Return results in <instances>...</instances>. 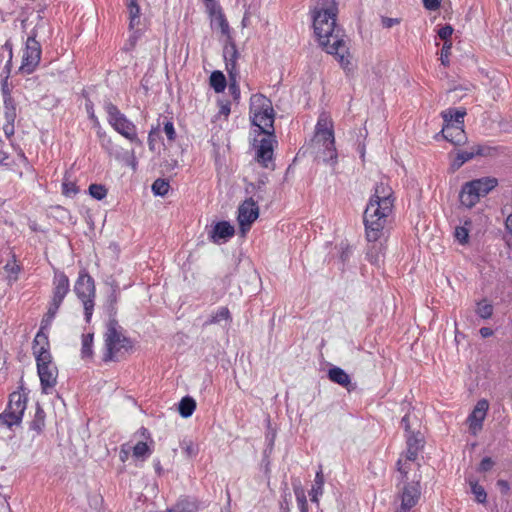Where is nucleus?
<instances>
[{
  "label": "nucleus",
  "instance_id": "obj_1",
  "mask_svg": "<svg viewBox=\"0 0 512 512\" xmlns=\"http://www.w3.org/2000/svg\"><path fill=\"white\" fill-rule=\"evenodd\" d=\"M337 11L336 0H318L313 27L320 45L327 53L335 55L344 69H348L351 64L350 54L340 30L336 28Z\"/></svg>",
  "mask_w": 512,
  "mask_h": 512
},
{
  "label": "nucleus",
  "instance_id": "obj_2",
  "mask_svg": "<svg viewBox=\"0 0 512 512\" xmlns=\"http://www.w3.org/2000/svg\"><path fill=\"white\" fill-rule=\"evenodd\" d=\"M394 207L393 190L390 185L381 180L375 186L372 195L364 212V223L367 230V237L376 240L392 213Z\"/></svg>",
  "mask_w": 512,
  "mask_h": 512
},
{
  "label": "nucleus",
  "instance_id": "obj_3",
  "mask_svg": "<svg viewBox=\"0 0 512 512\" xmlns=\"http://www.w3.org/2000/svg\"><path fill=\"white\" fill-rule=\"evenodd\" d=\"M106 354L105 361L119 360L132 349V341L127 338L122 328L115 320H111L107 325L105 333Z\"/></svg>",
  "mask_w": 512,
  "mask_h": 512
},
{
  "label": "nucleus",
  "instance_id": "obj_4",
  "mask_svg": "<svg viewBox=\"0 0 512 512\" xmlns=\"http://www.w3.org/2000/svg\"><path fill=\"white\" fill-rule=\"evenodd\" d=\"M250 117L253 125L261 133H273L274 110L271 101L262 94H254L250 99Z\"/></svg>",
  "mask_w": 512,
  "mask_h": 512
},
{
  "label": "nucleus",
  "instance_id": "obj_5",
  "mask_svg": "<svg viewBox=\"0 0 512 512\" xmlns=\"http://www.w3.org/2000/svg\"><path fill=\"white\" fill-rule=\"evenodd\" d=\"M313 145L317 149V153L320 154L322 151L324 161L336 160L337 153L332 123L326 116H321L318 120Z\"/></svg>",
  "mask_w": 512,
  "mask_h": 512
},
{
  "label": "nucleus",
  "instance_id": "obj_6",
  "mask_svg": "<svg viewBox=\"0 0 512 512\" xmlns=\"http://www.w3.org/2000/svg\"><path fill=\"white\" fill-rule=\"evenodd\" d=\"M105 110L108 115L109 124L119 134L133 143L142 145V141L137 136L136 126L115 105L108 103L105 106Z\"/></svg>",
  "mask_w": 512,
  "mask_h": 512
},
{
  "label": "nucleus",
  "instance_id": "obj_7",
  "mask_svg": "<svg viewBox=\"0 0 512 512\" xmlns=\"http://www.w3.org/2000/svg\"><path fill=\"white\" fill-rule=\"evenodd\" d=\"M26 401L27 398L23 393L18 391L11 393L6 410L0 414V425L10 428L20 424L26 409Z\"/></svg>",
  "mask_w": 512,
  "mask_h": 512
},
{
  "label": "nucleus",
  "instance_id": "obj_8",
  "mask_svg": "<svg viewBox=\"0 0 512 512\" xmlns=\"http://www.w3.org/2000/svg\"><path fill=\"white\" fill-rule=\"evenodd\" d=\"M74 290L83 303L86 321H90L94 308L93 298L95 296L93 279L87 274H81L75 283Z\"/></svg>",
  "mask_w": 512,
  "mask_h": 512
},
{
  "label": "nucleus",
  "instance_id": "obj_9",
  "mask_svg": "<svg viewBox=\"0 0 512 512\" xmlns=\"http://www.w3.org/2000/svg\"><path fill=\"white\" fill-rule=\"evenodd\" d=\"M69 291L68 277L63 273H58L54 277V292L52 302L46 314V318L42 321V329L50 324L56 315L63 299Z\"/></svg>",
  "mask_w": 512,
  "mask_h": 512
},
{
  "label": "nucleus",
  "instance_id": "obj_10",
  "mask_svg": "<svg viewBox=\"0 0 512 512\" xmlns=\"http://www.w3.org/2000/svg\"><path fill=\"white\" fill-rule=\"evenodd\" d=\"M206 11L210 18L212 30L219 32L221 39L230 41V26L220 5L215 1H210L208 2Z\"/></svg>",
  "mask_w": 512,
  "mask_h": 512
},
{
  "label": "nucleus",
  "instance_id": "obj_11",
  "mask_svg": "<svg viewBox=\"0 0 512 512\" xmlns=\"http://www.w3.org/2000/svg\"><path fill=\"white\" fill-rule=\"evenodd\" d=\"M35 34L29 36L22 57L20 71L26 74L32 73L38 66L41 59V46L35 39Z\"/></svg>",
  "mask_w": 512,
  "mask_h": 512
},
{
  "label": "nucleus",
  "instance_id": "obj_12",
  "mask_svg": "<svg viewBox=\"0 0 512 512\" xmlns=\"http://www.w3.org/2000/svg\"><path fill=\"white\" fill-rule=\"evenodd\" d=\"M457 117L456 125L454 124H444L442 128V135L444 139L451 142L452 144L459 146L463 145L467 141V136L464 131V117L466 112L454 113Z\"/></svg>",
  "mask_w": 512,
  "mask_h": 512
},
{
  "label": "nucleus",
  "instance_id": "obj_13",
  "mask_svg": "<svg viewBox=\"0 0 512 512\" xmlns=\"http://www.w3.org/2000/svg\"><path fill=\"white\" fill-rule=\"evenodd\" d=\"M497 153L498 149L496 147L475 145L471 147L470 150L459 151L451 164V168L455 171L459 169L465 162L471 160L475 156L490 157L496 155Z\"/></svg>",
  "mask_w": 512,
  "mask_h": 512
},
{
  "label": "nucleus",
  "instance_id": "obj_14",
  "mask_svg": "<svg viewBox=\"0 0 512 512\" xmlns=\"http://www.w3.org/2000/svg\"><path fill=\"white\" fill-rule=\"evenodd\" d=\"M259 216V207L256 202L252 199H246L238 208V222L240 226V230L243 234H245L251 224L258 218Z\"/></svg>",
  "mask_w": 512,
  "mask_h": 512
},
{
  "label": "nucleus",
  "instance_id": "obj_15",
  "mask_svg": "<svg viewBox=\"0 0 512 512\" xmlns=\"http://www.w3.org/2000/svg\"><path fill=\"white\" fill-rule=\"evenodd\" d=\"M401 424L404 426L405 431L407 432V445L408 451L405 459H399L398 461V470L401 474L406 475L408 471L411 469V465L416 459V451L414 450V445L416 444V439L414 438L413 432L410 431L409 424V415H405L402 418Z\"/></svg>",
  "mask_w": 512,
  "mask_h": 512
},
{
  "label": "nucleus",
  "instance_id": "obj_16",
  "mask_svg": "<svg viewBox=\"0 0 512 512\" xmlns=\"http://www.w3.org/2000/svg\"><path fill=\"white\" fill-rule=\"evenodd\" d=\"M38 375L41 387L44 393H48V389L53 388L57 383L58 369L52 362V359L37 363Z\"/></svg>",
  "mask_w": 512,
  "mask_h": 512
},
{
  "label": "nucleus",
  "instance_id": "obj_17",
  "mask_svg": "<svg viewBox=\"0 0 512 512\" xmlns=\"http://www.w3.org/2000/svg\"><path fill=\"white\" fill-rule=\"evenodd\" d=\"M489 403L486 399H481L477 402L471 414L468 416L467 422L469 430L473 435H476L483 426V421L487 415Z\"/></svg>",
  "mask_w": 512,
  "mask_h": 512
},
{
  "label": "nucleus",
  "instance_id": "obj_18",
  "mask_svg": "<svg viewBox=\"0 0 512 512\" xmlns=\"http://www.w3.org/2000/svg\"><path fill=\"white\" fill-rule=\"evenodd\" d=\"M273 144V133H269L260 141V144L257 147L256 159L265 168H269V163H272L274 149Z\"/></svg>",
  "mask_w": 512,
  "mask_h": 512
},
{
  "label": "nucleus",
  "instance_id": "obj_19",
  "mask_svg": "<svg viewBox=\"0 0 512 512\" xmlns=\"http://www.w3.org/2000/svg\"><path fill=\"white\" fill-rule=\"evenodd\" d=\"M33 354L36 357L37 363L52 359L49 352L48 337L42 331H39L34 338Z\"/></svg>",
  "mask_w": 512,
  "mask_h": 512
},
{
  "label": "nucleus",
  "instance_id": "obj_20",
  "mask_svg": "<svg viewBox=\"0 0 512 512\" xmlns=\"http://www.w3.org/2000/svg\"><path fill=\"white\" fill-rule=\"evenodd\" d=\"M4 107V118L6 123L3 125V130L7 136H11L15 132L14 123L17 117L15 102L11 96L5 97Z\"/></svg>",
  "mask_w": 512,
  "mask_h": 512
},
{
  "label": "nucleus",
  "instance_id": "obj_21",
  "mask_svg": "<svg viewBox=\"0 0 512 512\" xmlns=\"http://www.w3.org/2000/svg\"><path fill=\"white\" fill-rule=\"evenodd\" d=\"M234 227L227 221H221L214 225L209 233L210 239L214 243H218L220 240H228L234 235Z\"/></svg>",
  "mask_w": 512,
  "mask_h": 512
},
{
  "label": "nucleus",
  "instance_id": "obj_22",
  "mask_svg": "<svg viewBox=\"0 0 512 512\" xmlns=\"http://www.w3.org/2000/svg\"><path fill=\"white\" fill-rule=\"evenodd\" d=\"M225 46L223 49V56L226 61V70L228 74H233L234 72H237L236 69V61L238 59V51L236 48L235 43L231 39L230 41L224 40Z\"/></svg>",
  "mask_w": 512,
  "mask_h": 512
},
{
  "label": "nucleus",
  "instance_id": "obj_23",
  "mask_svg": "<svg viewBox=\"0 0 512 512\" xmlns=\"http://www.w3.org/2000/svg\"><path fill=\"white\" fill-rule=\"evenodd\" d=\"M473 189L472 183L467 182L461 189L459 198L462 205L471 208L473 207L480 199V195H478V191Z\"/></svg>",
  "mask_w": 512,
  "mask_h": 512
},
{
  "label": "nucleus",
  "instance_id": "obj_24",
  "mask_svg": "<svg viewBox=\"0 0 512 512\" xmlns=\"http://www.w3.org/2000/svg\"><path fill=\"white\" fill-rule=\"evenodd\" d=\"M471 183L478 195L484 197L498 185V180L494 177H483L472 180Z\"/></svg>",
  "mask_w": 512,
  "mask_h": 512
},
{
  "label": "nucleus",
  "instance_id": "obj_25",
  "mask_svg": "<svg viewBox=\"0 0 512 512\" xmlns=\"http://www.w3.org/2000/svg\"><path fill=\"white\" fill-rule=\"evenodd\" d=\"M329 379L350 391L351 379L349 375L339 367H333L328 371Z\"/></svg>",
  "mask_w": 512,
  "mask_h": 512
},
{
  "label": "nucleus",
  "instance_id": "obj_26",
  "mask_svg": "<svg viewBox=\"0 0 512 512\" xmlns=\"http://www.w3.org/2000/svg\"><path fill=\"white\" fill-rule=\"evenodd\" d=\"M196 408V401L189 396L181 399L178 407V411L183 418L190 417Z\"/></svg>",
  "mask_w": 512,
  "mask_h": 512
},
{
  "label": "nucleus",
  "instance_id": "obj_27",
  "mask_svg": "<svg viewBox=\"0 0 512 512\" xmlns=\"http://www.w3.org/2000/svg\"><path fill=\"white\" fill-rule=\"evenodd\" d=\"M198 506L195 501L189 499H182L178 501L172 508L165 512H196Z\"/></svg>",
  "mask_w": 512,
  "mask_h": 512
},
{
  "label": "nucleus",
  "instance_id": "obj_28",
  "mask_svg": "<svg viewBox=\"0 0 512 512\" xmlns=\"http://www.w3.org/2000/svg\"><path fill=\"white\" fill-rule=\"evenodd\" d=\"M226 78L221 71H213L210 75V86L215 92H223L226 88Z\"/></svg>",
  "mask_w": 512,
  "mask_h": 512
},
{
  "label": "nucleus",
  "instance_id": "obj_29",
  "mask_svg": "<svg viewBox=\"0 0 512 512\" xmlns=\"http://www.w3.org/2000/svg\"><path fill=\"white\" fill-rule=\"evenodd\" d=\"M414 488L411 489L405 487L402 495V503L398 512H408L416 504V500L413 494Z\"/></svg>",
  "mask_w": 512,
  "mask_h": 512
},
{
  "label": "nucleus",
  "instance_id": "obj_30",
  "mask_svg": "<svg viewBox=\"0 0 512 512\" xmlns=\"http://www.w3.org/2000/svg\"><path fill=\"white\" fill-rule=\"evenodd\" d=\"M129 11V27L130 29H134L140 24V7L137 4L136 0H130L128 4Z\"/></svg>",
  "mask_w": 512,
  "mask_h": 512
},
{
  "label": "nucleus",
  "instance_id": "obj_31",
  "mask_svg": "<svg viewBox=\"0 0 512 512\" xmlns=\"http://www.w3.org/2000/svg\"><path fill=\"white\" fill-rule=\"evenodd\" d=\"M231 314L227 307H221L218 311L211 315V318L206 322L207 324H219L222 321L229 322Z\"/></svg>",
  "mask_w": 512,
  "mask_h": 512
},
{
  "label": "nucleus",
  "instance_id": "obj_32",
  "mask_svg": "<svg viewBox=\"0 0 512 512\" xmlns=\"http://www.w3.org/2000/svg\"><path fill=\"white\" fill-rule=\"evenodd\" d=\"M293 489L300 512H308L305 490L300 484L294 485Z\"/></svg>",
  "mask_w": 512,
  "mask_h": 512
},
{
  "label": "nucleus",
  "instance_id": "obj_33",
  "mask_svg": "<svg viewBox=\"0 0 512 512\" xmlns=\"http://www.w3.org/2000/svg\"><path fill=\"white\" fill-rule=\"evenodd\" d=\"M323 485H324V477L321 471L316 473L315 477V485L312 487L310 491L311 501L317 502L318 496L322 494L323 492Z\"/></svg>",
  "mask_w": 512,
  "mask_h": 512
},
{
  "label": "nucleus",
  "instance_id": "obj_34",
  "mask_svg": "<svg viewBox=\"0 0 512 512\" xmlns=\"http://www.w3.org/2000/svg\"><path fill=\"white\" fill-rule=\"evenodd\" d=\"M92 343H93V334L88 333L82 336V348L81 354L83 358H90L93 354L92 352Z\"/></svg>",
  "mask_w": 512,
  "mask_h": 512
},
{
  "label": "nucleus",
  "instance_id": "obj_35",
  "mask_svg": "<svg viewBox=\"0 0 512 512\" xmlns=\"http://www.w3.org/2000/svg\"><path fill=\"white\" fill-rule=\"evenodd\" d=\"M469 484L471 486V492L474 494L475 499L479 503H485L487 498V493L483 486L479 485L477 482L470 480Z\"/></svg>",
  "mask_w": 512,
  "mask_h": 512
},
{
  "label": "nucleus",
  "instance_id": "obj_36",
  "mask_svg": "<svg viewBox=\"0 0 512 512\" xmlns=\"http://www.w3.org/2000/svg\"><path fill=\"white\" fill-rule=\"evenodd\" d=\"M170 185L165 179H157L152 184V191L155 195L165 196L169 191Z\"/></svg>",
  "mask_w": 512,
  "mask_h": 512
},
{
  "label": "nucleus",
  "instance_id": "obj_37",
  "mask_svg": "<svg viewBox=\"0 0 512 512\" xmlns=\"http://www.w3.org/2000/svg\"><path fill=\"white\" fill-rule=\"evenodd\" d=\"M133 457L136 459H145L150 454V449L145 442H138L133 448Z\"/></svg>",
  "mask_w": 512,
  "mask_h": 512
},
{
  "label": "nucleus",
  "instance_id": "obj_38",
  "mask_svg": "<svg viewBox=\"0 0 512 512\" xmlns=\"http://www.w3.org/2000/svg\"><path fill=\"white\" fill-rule=\"evenodd\" d=\"M476 312L481 318L488 319L492 316L493 307L486 300H483L478 303Z\"/></svg>",
  "mask_w": 512,
  "mask_h": 512
},
{
  "label": "nucleus",
  "instance_id": "obj_39",
  "mask_svg": "<svg viewBox=\"0 0 512 512\" xmlns=\"http://www.w3.org/2000/svg\"><path fill=\"white\" fill-rule=\"evenodd\" d=\"M461 112H466V110L463 108V109H454V108H449L445 111L442 112V118L444 120V124H454L456 125V114L458 113H461Z\"/></svg>",
  "mask_w": 512,
  "mask_h": 512
},
{
  "label": "nucleus",
  "instance_id": "obj_40",
  "mask_svg": "<svg viewBox=\"0 0 512 512\" xmlns=\"http://www.w3.org/2000/svg\"><path fill=\"white\" fill-rule=\"evenodd\" d=\"M89 192L90 195L97 200L103 199L107 194V190L105 189V187L98 184L90 185Z\"/></svg>",
  "mask_w": 512,
  "mask_h": 512
},
{
  "label": "nucleus",
  "instance_id": "obj_41",
  "mask_svg": "<svg viewBox=\"0 0 512 512\" xmlns=\"http://www.w3.org/2000/svg\"><path fill=\"white\" fill-rule=\"evenodd\" d=\"M236 75H237V72H234L233 74H229V77H230L229 90H230L232 96L234 97V99H238L240 96V89L237 84Z\"/></svg>",
  "mask_w": 512,
  "mask_h": 512
},
{
  "label": "nucleus",
  "instance_id": "obj_42",
  "mask_svg": "<svg viewBox=\"0 0 512 512\" xmlns=\"http://www.w3.org/2000/svg\"><path fill=\"white\" fill-rule=\"evenodd\" d=\"M451 47H452V43L448 42V41H445L444 44H443V47L441 49L440 60H441V63L444 66L449 65V56H450Z\"/></svg>",
  "mask_w": 512,
  "mask_h": 512
},
{
  "label": "nucleus",
  "instance_id": "obj_43",
  "mask_svg": "<svg viewBox=\"0 0 512 512\" xmlns=\"http://www.w3.org/2000/svg\"><path fill=\"white\" fill-rule=\"evenodd\" d=\"M159 139V129H152L148 135V145L151 151H156L157 141Z\"/></svg>",
  "mask_w": 512,
  "mask_h": 512
},
{
  "label": "nucleus",
  "instance_id": "obj_44",
  "mask_svg": "<svg viewBox=\"0 0 512 512\" xmlns=\"http://www.w3.org/2000/svg\"><path fill=\"white\" fill-rule=\"evenodd\" d=\"M62 186H63V193L66 196H73L78 193V188H77L76 184L71 181H65Z\"/></svg>",
  "mask_w": 512,
  "mask_h": 512
},
{
  "label": "nucleus",
  "instance_id": "obj_45",
  "mask_svg": "<svg viewBox=\"0 0 512 512\" xmlns=\"http://www.w3.org/2000/svg\"><path fill=\"white\" fill-rule=\"evenodd\" d=\"M455 237L461 244H465L468 241V230L464 227H457L455 230Z\"/></svg>",
  "mask_w": 512,
  "mask_h": 512
},
{
  "label": "nucleus",
  "instance_id": "obj_46",
  "mask_svg": "<svg viewBox=\"0 0 512 512\" xmlns=\"http://www.w3.org/2000/svg\"><path fill=\"white\" fill-rule=\"evenodd\" d=\"M493 465H494L493 460L490 457H485V458L482 459V461H481V463L479 465L478 470L480 472H487L490 469H492Z\"/></svg>",
  "mask_w": 512,
  "mask_h": 512
},
{
  "label": "nucleus",
  "instance_id": "obj_47",
  "mask_svg": "<svg viewBox=\"0 0 512 512\" xmlns=\"http://www.w3.org/2000/svg\"><path fill=\"white\" fill-rule=\"evenodd\" d=\"M164 132L169 140L173 141L175 139L176 132H175L174 125L172 122L168 121L165 123Z\"/></svg>",
  "mask_w": 512,
  "mask_h": 512
},
{
  "label": "nucleus",
  "instance_id": "obj_48",
  "mask_svg": "<svg viewBox=\"0 0 512 512\" xmlns=\"http://www.w3.org/2000/svg\"><path fill=\"white\" fill-rule=\"evenodd\" d=\"M452 33L453 28L450 25H445L439 30L438 35L442 40L448 41V38L452 35Z\"/></svg>",
  "mask_w": 512,
  "mask_h": 512
},
{
  "label": "nucleus",
  "instance_id": "obj_49",
  "mask_svg": "<svg viewBox=\"0 0 512 512\" xmlns=\"http://www.w3.org/2000/svg\"><path fill=\"white\" fill-rule=\"evenodd\" d=\"M423 5L427 10L435 11L441 5V0H422Z\"/></svg>",
  "mask_w": 512,
  "mask_h": 512
},
{
  "label": "nucleus",
  "instance_id": "obj_50",
  "mask_svg": "<svg viewBox=\"0 0 512 512\" xmlns=\"http://www.w3.org/2000/svg\"><path fill=\"white\" fill-rule=\"evenodd\" d=\"M398 23H399V19H397V18H389V17L381 18V24L384 28H391L394 25H397Z\"/></svg>",
  "mask_w": 512,
  "mask_h": 512
},
{
  "label": "nucleus",
  "instance_id": "obj_51",
  "mask_svg": "<svg viewBox=\"0 0 512 512\" xmlns=\"http://www.w3.org/2000/svg\"><path fill=\"white\" fill-rule=\"evenodd\" d=\"M505 227L511 235V238L507 240V244L512 248V213L506 218Z\"/></svg>",
  "mask_w": 512,
  "mask_h": 512
},
{
  "label": "nucleus",
  "instance_id": "obj_52",
  "mask_svg": "<svg viewBox=\"0 0 512 512\" xmlns=\"http://www.w3.org/2000/svg\"><path fill=\"white\" fill-rule=\"evenodd\" d=\"M129 454H130V447L128 445H123L121 447V450L119 453L120 460L122 462H126L129 458Z\"/></svg>",
  "mask_w": 512,
  "mask_h": 512
},
{
  "label": "nucleus",
  "instance_id": "obj_53",
  "mask_svg": "<svg viewBox=\"0 0 512 512\" xmlns=\"http://www.w3.org/2000/svg\"><path fill=\"white\" fill-rule=\"evenodd\" d=\"M184 449L189 457L195 456L198 452V448L192 442L187 443Z\"/></svg>",
  "mask_w": 512,
  "mask_h": 512
},
{
  "label": "nucleus",
  "instance_id": "obj_54",
  "mask_svg": "<svg viewBox=\"0 0 512 512\" xmlns=\"http://www.w3.org/2000/svg\"><path fill=\"white\" fill-rule=\"evenodd\" d=\"M86 107H87V112L89 114V117L93 120L94 125L95 126H99V121H98V118L94 114V110H93L92 105L87 104Z\"/></svg>",
  "mask_w": 512,
  "mask_h": 512
},
{
  "label": "nucleus",
  "instance_id": "obj_55",
  "mask_svg": "<svg viewBox=\"0 0 512 512\" xmlns=\"http://www.w3.org/2000/svg\"><path fill=\"white\" fill-rule=\"evenodd\" d=\"M480 334L482 337L486 338L493 334V331L488 327H483L480 329Z\"/></svg>",
  "mask_w": 512,
  "mask_h": 512
},
{
  "label": "nucleus",
  "instance_id": "obj_56",
  "mask_svg": "<svg viewBox=\"0 0 512 512\" xmlns=\"http://www.w3.org/2000/svg\"><path fill=\"white\" fill-rule=\"evenodd\" d=\"M220 113L225 115L226 117L229 115V113H230V106H229L228 103L221 105Z\"/></svg>",
  "mask_w": 512,
  "mask_h": 512
},
{
  "label": "nucleus",
  "instance_id": "obj_57",
  "mask_svg": "<svg viewBox=\"0 0 512 512\" xmlns=\"http://www.w3.org/2000/svg\"><path fill=\"white\" fill-rule=\"evenodd\" d=\"M498 486H500L505 492L509 490V484L505 480H498L497 482Z\"/></svg>",
  "mask_w": 512,
  "mask_h": 512
},
{
  "label": "nucleus",
  "instance_id": "obj_58",
  "mask_svg": "<svg viewBox=\"0 0 512 512\" xmlns=\"http://www.w3.org/2000/svg\"><path fill=\"white\" fill-rule=\"evenodd\" d=\"M2 91H3V95H4V98L6 96H10V93H9V89H8V85H7V82L5 81L3 86H2Z\"/></svg>",
  "mask_w": 512,
  "mask_h": 512
},
{
  "label": "nucleus",
  "instance_id": "obj_59",
  "mask_svg": "<svg viewBox=\"0 0 512 512\" xmlns=\"http://www.w3.org/2000/svg\"><path fill=\"white\" fill-rule=\"evenodd\" d=\"M154 466H155L156 472L160 475L162 473V467H161L160 462L157 461Z\"/></svg>",
  "mask_w": 512,
  "mask_h": 512
},
{
  "label": "nucleus",
  "instance_id": "obj_60",
  "mask_svg": "<svg viewBox=\"0 0 512 512\" xmlns=\"http://www.w3.org/2000/svg\"><path fill=\"white\" fill-rule=\"evenodd\" d=\"M281 512H290V509L288 507V504L286 503V506L282 504V511Z\"/></svg>",
  "mask_w": 512,
  "mask_h": 512
},
{
  "label": "nucleus",
  "instance_id": "obj_61",
  "mask_svg": "<svg viewBox=\"0 0 512 512\" xmlns=\"http://www.w3.org/2000/svg\"><path fill=\"white\" fill-rule=\"evenodd\" d=\"M265 182H266V181H265L264 179H261V180H260V182H259V184L264 185V184H265Z\"/></svg>",
  "mask_w": 512,
  "mask_h": 512
}]
</instances>
